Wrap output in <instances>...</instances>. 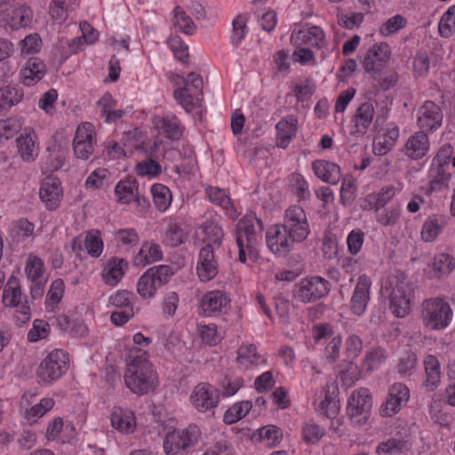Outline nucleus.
<instances>
[{
	"label": "nucleus",
	"mask_w": 455,
	"mask_h": 455,
	"mask_svg": "<svg viewBox=\"0 0 455 455\" xmlns=\"http://www.w3.org/2000/svg\"><path fill=\"white\" fill-rule=\"evenodd\" d=\"M133 296V293L126 290L118 291L116 293H115L109 298V303L119 309L133 307L131 303V298Z\"/></svg>",
	"instance_id": "obj_58"
},
{
	"label": "nucleus",
	"mask_w": 455,
	"mask_h": 455,
	"mask_svg": "<svg viewBox=\"0 0 455 455\" xmlns=\"http://www.w3.org/2000/svg\"><path fill=\"white\" fill-rule=\"evenodd\" d=\"M446 224V220L443 216L432 215L428 217L422 228L421 237L425 242L435 241L442 232Z\"/></svg>",
	"instance_id": "obj_26"
},
{
	"label": "nucleus",
	"mask_w": 455,
	"mask_h": 455,
	"mask_svg": "<svg viewBox=\"0 0 455 455\" xmlns=\"http://www.w3.org/2000/svg\"><path fill=\"white\" fill-rule=\"evenodd\" d=\"M173 275L170 266L158 265L148 268L139 279L137 291L144 299L155 296L156 290L168 283Z\"/></svg>",
	"instance_id": "obj_5"
},
{
	"label": "nucleus",
	"mask_w": 455,
	"mask_h": 455,
	"mask_svg": "<svg viewBox=\"0 0 455 455\" xmlns=\"http://www.w3.org/2000/svg\"><path fill=\"white\" fill-rule=\"evenodd\" d=\"M410 392L408 387L402 383H395L391 386L386 402L380 407L382 417H391L397 413L403 403L409 400Z\"/></svg>",
	"instance_id": "obj_13"
},
{
	"label": "nucleus",
	"mask_w": 455,
	"mask_h": 455,
	"mask_svg": "<svg viewBox=\"0 0 455 455\" xmlns=\"http://www.w3.org/2000/svg\"><path fill=\"white\" fill-rule=\"evenodd\" d=\"M374 116V108L371 102H364L361 104L355 115V126L357 132H364L372 122Z\"/></svg>",
	"instance_id": "obj_37"
},
{
	"label": "nucleus",
	"mask_w": 455,
	"mask_h": 455,
	"mask_svg": "<svg viewBox=\"0 0 455 455\" xmlns=\"http://www.w3.org/2000/svg\"><path fill=\"white\" fill-rule=\"evenodd\" d=\"M67 355L63 350H54L40 363L37 376L40 382L51 384L57 380L68 369Z\"/></svg>",
	"instance_id": "obj_10"
},
{
	"label": "nucleus",
	"mask_w": 455,
	"mask_h": 455,
	"mask_svg": "<svg viewBox=\"0 0 455 455\" xmlns=\"http://www.w3.org/2000/svg\"><path fill=\"white\" fill-rule=\"evenodd\" d=\"M390 309L396 317H404L411 310L412 298V289L410 283L405 280L403 274L395 275L389 277Z\"/></svg>",
	"instance_id": "obj_4"
},
{
	"label": "nucleus",
	"mask_w": 455,
	"mask_h": 455,
	"mask_svg": "<svg viewBox=\"0 0 455 455\" xmlns=\"http://www.w3.org/2000/svg\"><path fill=\"white\" fill-rule=\"evenodd\" d=\"M228 299L226 292L215 290L206 292L200 303V315L209 316L216 313H226L228 311Z\"/></svg>",
	"instance_id": "obj_15"
},
{
	"label": "nucleus",
	"mask_w": 455,
	"mask_h": 455,
	"mask_svg": "<svg viewBox=\"0 0 455 455\" xmlns=\"http://www.w3.org/2000/svg\"><path fill=\"white\" fill-rule=\"evenodd\" d=\"M151 194L156 208L161 212L165 211L172 201L169 188L162 184H155L151 187Z\"/></svg>",
	"instance_id": "obj_40"
},
{
	"label": "nucleus",
	"mask_w": 455,
	"mask_h": 455,
	"mask_svg": "<svg viewBox=\"0 0 455 455\" xmlns=\"http://www.w3.org/2000/svg\"><path fill=\"white\" fill-rule=\"evenodd\" d=\"M371 281L366 275H361L355 285L352 299L351 310L356 315H361L370 299Z\"/></svg>",
	"instance_id": "obj_19"
},
{
	"label": "nucleus",
	"mask_w": 455,
	"mask_h": 455,
	"mask_svg": "<svg viewBox=\"0 0 455 455\" xmlns=\"http://www.w3.org/2000/svg\"><path fill=\"white\" fill-rule=\"evenodd\" d=\"M417 364V355L414 352L406 351L399 359L397 371L400 375L410 376Z\"/></svg>",
	"instance_id": "obj_49"
},
{
	"label": "nucleus",
	"mask_w": 455,
	"mask_h": 455,
	"mask_svg": "<svg viewBox=\"0 0 455 455\" xmlns=\"http://www.w3.org/2000/svg\"><path fill=\"white\" fill-rule=\"evenodd\" d=\"M41 44L40 36L37 34H31L20 41V51L26 54L36 53L40 50Z\"/></svg>",
	"instance_id": "obj_56"
},
{
	"label": "nucleus",
	"mask_w": 455,
	"mask_h": 455,
	"mask_svg": "<svg viewBox=\"0 0 455 455\" xmlns=\"http://www.w3.org/2000/svg\"><path fill=\"white\" fill-rule=\"evenodd\" d=\"M409 450L408 443L403 439L391 438L380 443L377 447L378 455H397Z\"/></svg>",
	"instance_id": "obj_39"
},
{
	"label": "nucleus",
	"mask_w": 455,
	"mask_h": 455,
	"mask_svg": "<svg viewBox=\"0 0 455 455\" xmlns=\"http://www.w3.org/2000/svg\"><path fill=\"white\" fill-rule=\"evenodd\" d=\"M453 154L454 148L451 144L447 143L443 145L436 153L435 157L433 159V165H449L451 157Z\"/></svg>",
	"instance_id": "obj_64"
},
{
	"label": "nucleus",
	"mask_w": 455,
	"mask_h": 455,
	"mask_svg": "<svg viewBox=\"0 0 455 455\" xmlns=\"http://www.w3.org/2000/svg\"><path fill=\"white\" fill-rule=\"evenodd\" d=\"M24 93L19 85L8 84L0 90L1 108H11L21 101Z\"/></svg>",
	"instance_id": "obj_35"
},
{
	"label": "nucleus",
	"mask_w": 455,
	"mask_h": 455,
	"mask_svg": "<svg viewBox=\"0 0 455 455\" xmlns=\"http://www.w3.org/2000/svg\"><path fill=\"white\" fill-rule=\"evenodd\" d=\"M207 194L212 203L216 204L224 209H229L233 206L230 197L224 190L219 188H209L207 189Z\"/></svg>",
	"instance_id": "obj_53"
},
{
	"label": "nucleus",
	"mask_w": 455,
	"mask_h": 455,
	"mask_svg": "<svg viewBox=\"0 0 455 455\" xmlns=\"http://www.w3.org/2000/svg\"><path fill=\"white\" fill-rule=\"evenodd\" d=\"M310 233L304 210L298 205L286 210L284 221L269 228L266 242L269 250L279 256H286L295 243H301Z\"/></svg>",
	"instance_id": "obj_1"
},
{
	"label": "nucleus",
	"mask_w": 455,
	"mask_h": 455,
	"mask_svg": "<svg viewBox=\"0 0 455 455\" xmlns=\"http://www.w3.org/2000/svg\"><path fill=\"white\" fill-rule=\"evenodd\" d=\"M407 20L403 15L396 14L387 20L379 28L380 35L388 36L405 28Z\"/></svg>",
	"instance_id": "obj_44"
},
{
	"label": "nucleus",
	"mask_w": 455,
	"mask_h": 455,
	"mask_svg": "<svg viewBox=\"0 0 455 455\" xmlns=\"http://www.w3.org/2000/svg\"><path fill=\"white\" fill-rule=\"evenodd\" d=\"M20 129L21 124L17 119L0 120V142L13 138Z\"/></svg>",
	"instance_id": "obj_47"
},
{
	"label": "nucleus",
	"mask_w": 455,
	"mask_h": 455,
	"mask_svg": "<svg viewBox=\"0 0 455 455\" xmlns=\"http://www.w3.org/2000/svg\"><path fill=\"white\" fill-rule=\"evenodd\" d=\"M124 265L127 266V262L124 259H112L108 261L107 272L103 275L107 284L115 285L121 280L124 274Z\"/></svg>",
	"instance_id": "obj_38"
},
{
	"label": "nucleus",
	"mask_w": 455,
	"mask_h": 455,
	"mask_svg": "<svg viewBox=\"0 0 455 455\" xmlns=\"http://www.w3.org/2000/svg\"><path fill=\"white\" fill-rule=\"evenodd\" d=\"M198 430L196 427L188 429H176L169 432L164 442V449L167 455H182L197 443Z\"/></svg>",
	"instance_id": "obj_8"
},
{
	"label": "nucleus",
	"mask_w": 455,
	"mask_h": 455,
	"mask_svg": "<svg viewBox=\"0 0 455 455\" xmlns=\"http://www.w3.org/2000/svg\"><path fill=\"white\" fill-rule=\"evenodd\" d=\"M16 144L23 160L30 162L35 159V143L30 136H20Z\"/></svg>",
	"instance_id": "obj_50"
},
{
	"label": "nucleus",
	"mask_w": 455,
	"mask_h": 455,
	"mask_svg": "<svg viewBox=\"0 0 455 455\" xmlns=\"http://www.w3.org/2000/svg\"><path fill=\"white\" fill-rule=\"evenodd\" d=\"M252 404L250 401H243L234 404L224 414V422L233 424L246 416L251 411Z\"/></svg>",
	"instance_id": "obj_41"
},
{
	"label": "nucleus",
	"mask_w": 455,
	"mask_h": 455,
	"mask_svg": "<svg viewBox=\"0 0 455 455\" xmlns=\"http://www.w3.org/2000/svg\"><path fill=\"white\" fill-rule=\"evenodd\" d=\"M32 16L28 6L20 5L12 11L10 25L13 29L27 27L31 22Z\"/></svg>",
	"instance_id": "obj_42"
},
{
	"label": "nucleus",
	"mask_w": 455,
	"mask_h": 455,
	"mask_svg": "<svg viewBox=\"0 0 455 455\" xmlns=\"http://www.w3.org/2000/svg\"><path fill=\"white\" fill-rule=\"evenodd\" d=\"M315 174L326 183L335 185L339 181L340 168L336 164L325 160H316L312 164Z\"/></svg>",
	"instance_id": "obj_22"
},
{
	"label": "nucleus",
	"mask_w": 455,
	"mask_h": 455,
	"mask_svg": "<svg viewBox=\"0 0 455 455\" xmlns=\"http://www.w3.org/2000/svg\"><path fill=\"white\" fill-rule=\"evenodd\" d=\"M386 358L385 351L377 348L366 355L363 369L368 372L373 371Z\"/></svg>",
	"instance_id": "obj_57"
},
{
	"label": "nucleus",
	"mask_w": 455,
	"mask_h": 455,
	"mask_svg": "<svg viewBox=\"0 0 455 455\" xmlns=\"http://www.w3.org/2000/svg\"><path fill=\"white\" fill-rule=\"evenodd\" d=\"M115 192L118 197V202L129 204L133 199L140 204V196H139V186L135 179L121 180L117 183Z\"/></svg>",
	"instance_id": "obj_25"
},
{
	"label": "nucleus",
	"mask_w": 455,
	"mask_h": 455,
	"mask_svg": "<svg viewBox=\"0 0 455 455\" xmlns=\"http://www.w3.org/2000/svg\"><path fill=\"white\" fill-rule=\"evenodd\" d=\"M34 225L28 220H19L12 223V227L8 231V236L6 237L7 243L13 244L19 243L33 235Z\"/></svg>",
	"instance_id": "obj_28"
},
{
	"label": "nucleus",
	"mask_w": 455,
	"mask_h": 455,
	"mask_svg": "<svg viewBox=\"0 0 455 455\" xmlns=\"http://www.w3.org/2000/svg\"><path fill=\"white\" fill-rule=\"evenodd\" d=\"M356 191L355 180L351 175H347L340 188V199L344 205H350L355 200Z\"/></svg>",
	"instance_id": "obj_48"
},
{
	"label": "nucleus",
	"mask_w": 455,
	"mask_h": 455,
	"mask_svg": "<svg viewBox=\"0 0 455 455\" xmlns=\"http://www.w3.org/2000/svg\"><path fill=\"white\" fill-rule=\"evenodd\" d=\"M20 286L19 279L13 275H12L4 290L3 293V303L6 307H14L19 305L20 302Z\"/></svg>",
	"instance_id": "obj_34"
},
{
	"label": "nucleus",
	"mask_w": 455,
	"mask_h": 455,
	"mask_svg": "<svg viewBox=\"0 0 455 455\" xmlns=\"http://www.w3.org/2000/svg\"><path fill=\"white\" fill-rule=\"evenodd\" d=\"M76 1L52 0L49 13L56 21L62 22L67 19L68 10L73 8Z\"/></svg>",
	"instance_id": "obj_43"
},
{
	"label": "nucleus",
	"mask_w": 455,
	"mask_h": 455,
	"mask_svg": "<svg viewBox=\"0 0 455 455\" xmlns=\"http://www.w3.org/2000/svg\"><path fill=\"white\" fill-rule=\"evenodd\" d=\"M136 170L138 175L140 176H157L161 172V166L156 161L148 159L139 163L136 166Z\"/></svg>",
	"instance_id": "obj_62"
},
{
	"label": "nucleus",
	"mask_w": 455,
	"mask_h": 455,
	"mask_svg": "<svg viewBox=\"0 0 455 455\" xmlns=\"http://www.w3.org/2000/svg\"><path fill=\"white\" fill-rule=\"evenodd\" d=\"M451 314L450 305L442 299H430L423 303L422 318L425 324L432 330L445 328Z\"/></svg>",
	"instance_id": "obj_7"
},
{
	"label": "nucleus",
	"mask_w": 455,
	"mask_h": 455,
	"mask_svg": "<svg viewBox=\"0 0 455 455\" xmlns=\"http://www.w3.org/2000/svg\"><path fill=\"white\" fill-rule=\"evenodd\" d=\"M168 44L175 57L182 62H185L188 58V48L182 42L180 36H173L168 40Z\"/></svg>",
	"instance_id": "obj_55"
},
{
	"label": "nucleus",
	"mask_w": 455,
	"mask_h": 455,
	"mask_svg": "<svg viewBox=\"0 0 455 455\" xmlns=\"http://www.w3.org/2000/svg\"><path fill=\"white\" fill-rule=\"evenodd\" d=\"M185 234L177 224H171L165 234V242L172 247H177L184 243Z\"/></svg>",
	"instance_id": "obj_54"
},
{
	"label": "nucleus",
	"mask_w": 455,
	"mask_h": 455,
	"mask_svg": "<svg viewBox=\"0 0 455 455\" xmlns=\"http://www.w3.org/2000/svg\"><path fill=\"white\" fill-rule=\"evenodd\" d=\"M363 237L364 234L360 229L357 230H352L350 234L347 236V246L348 251L351 254L355 255L357 254L363 243Z\"/></svg>",
	"instance_id": "obj_63"
},
{
	"label": "nucleus",
	"mask_w": 455,
	"mask_h": 455,
	"mask_svg": "<svg viewBox=\"0 0 455 455\" xmlns=\"http://www.w3.org/2000/svg\"><path fill=\"white\" fill-rule=\"evenodd\" d=\"M125 386L134 394L142 395L154 390L157 384L156 372L141 349L131 351L130 363L124 373Z\"/></svg>",
	"instance_id": "obj_2"
},
{
	"label": "nucleus",
	"mask_w": 455,
	"mask_h": 455,
	"mask_svg": "<svg viewBox=\"0 0 455 455\" xmlns=\"http://www.w3.org/2000/svg\"><path fill=\"white\" fill-rule=\"evenodd\" d=\"M455 29V5L451 6L443 15L439 23V33L441 36L448 38Z\"/></svg>",
	"instance_id": "obj_46"
},
{
	"label": "nucleus",
	"mask_w": 455,
	"mask_h": 455,
	"mask_svg": "<svg viewBox=\"0 0 455 455\" xmlns=\"http://www.w3.org/2000/svg\"><path fill=\"white\" fill-rule=\"evenodd\" d=\"M111 424L121 433L130 434L135 429V417L131 411L114 407L111 413Z\"/></svg>",
	"instance_id": "obj_24"
},
{
	"label": "nucleus",
	"mask_w": 455,
	"mask_h": 455,
	"mask_svg": "<svg viewBox=\"0 0 455 455\" xmlns=\"http://www.w3.org/2000/svg\"><path fill=\"white\" fill-rule=\"evenodd\" d=\"M259 439L265 443L266 446L273 447L282 437V430L273 425L263 427L258 430Z\"/></svg>",
	"instance_id": "obj_45"
},
{
	"label": "nucleus",
	"mask_w": 455,
	"mask_h": 455,
	"mask_svg": "<svg viewBox=\"0 0 455 455\" xmlns=\"http://www.w3.org/2000/svg\"><path fill=\"white\" fill-rule=\"evenodd\" d=\"M190 400L198 411H206L217 406L219 392L214 387L201 383L195 387Z\"/></svg>",
	"instance_id": "obj_14"
},
{
	"label": "nucleus",
	"mask_w": 455,
	"mask_h": 455,
	"mask_svg": "<svg viewBox=\"0 0 455 455\" xmlns=\"http://www.w3.org/2000/svg\"><path fill=\"white\" fill-rule=\"evenodd\" d=\"M406 155L411 159L418 160L425 156L429 149L427 134L424 132H418L411 136L405 144Z\"/></svg>",
	"instance_id": "obj_21"
},
{
	"label": "nucleus",
	"mask_w": 455,
	"mask_h": 455,
	"mask_svg": "<svg viewBox=\"0 0 455 455\" xmlns=\"http://www.w3.org/2000/svg\"><path fill=\"white\" fill-rule=\"evenodd\" d=\"M455 267L453 258L446 253H442L433 259L432 268L434 276L443 278L451 273Z\"/></svg>",
	"instance_id": "obj_36"
},
{
	"label": "nucleus",
	"mask_w": 455,
	"mask_h": 455,
	"mask_svg": "<svg viewBox=\"0 0 455 455\" xmlns=\"http://www.w3.org/2000/svg\"><path fill=\"white\" fill-rule=\"evenodd\" d=\"M276 146L285 148L295 137L297 131V119L292 116L280 120L276 124Z\"/></svg>",
	"instance_id": "obj_23"
},
{
	"label": "nucleus",
	"mask_w": 455,
	"mask_h": 455,
	"mask_svg": "<svg viewBox=\"0 0 455 455\" xmlns=\"http://www.w3.org/2000/svg\"><path fill=\"white\" fill-rule=\"evenodd\" d=\"M49 324L43 321L36 319L33 323L32 329L28 333V339L30 342H36L41 339H44L48 334Z\"/></svg>",
	"instance_id": "obj_59"
},
{
	"label": "nucleus",
	"mask_w": 455,
	"mask_h": 455,
	"mask_svg": "<svg viewBox=\"0 0 455 455\" xmlns=\"http://www.w3.org/2000/svg\"><path fill=\"white\" fill-rule=\"evenodd\" d=\"M261 356L257 352L255 345H243L237 350L236 363L240 369L247 370L259 365Z\"/></svg>",
	"instance_id": "obj_27"
},
{
	"label": "nucleus",
	"mask_w": 455,
	"mask_h": 455,
	"mask_svg": "<svg viewBox=\"0 0 455 455\" xmlns=\"http://www.w3.org/2000/svg\"><path fill=\"white\" fill-rule=\"evenodd\" d=\"M443 121V113L440 108L433 101H426L419 109L418 125L425 131H433L439 128Z\"/></svg>",
	"instance_id": "obj_18"
},
{
	"label": "nucleus",
	"mask_w": 455,
	"mask_h": 455,
	"mask_svg": "<svg viewBox=\"0 0 455 455\" xmlns=\"http://www.w3.org/2000/svg\"><path fill=\"white\" fill-rule=\"evenodd\" d=\"M424 366L427 376L425 386L434 390L440 382V363L436 356L428 355L424 359Z\"/></svg>",
	"instance_id": "obj_30"
},
{
	"label": "nucleus",
	"mask_w": 455,
	"mask_h": 455,
	"mask_svg": "<svg viewBox=\"0 0 455 455\" xmlns=\"http://www.w3.org/2000/svg\"><path fill=\"white\" fill-rule=\"evenodd\" d=\"M84 246L91 256L97 258L102 252L103 242L99 236L88 233L84 240Z\"/></svg>",
	"instance_id": "obj_60"
},
{
	"label": "nucleus",
	"mask_w": 455,
	"mask_h": 455,
	"mask_svg": "<svg viewBox=\"0 0 455 455\" xmlns=\"http://www.w3.org/2000/svg\"><path fill=\"white\" fill-rule=\"evenodd\" d=\"M372 408L370 391L361 388L354 391L348 399L347 415L354 425L361 426L368 420Z\"/></svg>",
	"instance_id": "obj_9"
},
{
	"label": "nucleus",
	"mask_w": 455,
	"mask_h": 455,
	"mask_svg": "<svg viewBox=\"0 0 455 455\" xmlns=\"http://www.w3.org/2000/svg\"><path fill=\"white\" fill-rule=\"evenodd\" d=\"M331 291V283L321 276L304 278L294 285L292 294L298 301L313 303L325 297Z\"/></svg>",
	"instance_id": "obj_6"
},
{
	"label": "nucleus",
	"mask_w": 455,
	"mask_h": 455,
	"mask_svg": "<svg viewBox=\"0 0 455 455\" xmlns=\"http://www.w3.org/2000/svg\"><path fill=\"white\" fill-rule=\"evenodd\" d=\"M46 72V66L38 58H29L20 72V81L31 86L40 81Z\"/></svg>",
	"instance_id": "obj_20"
},
{
	"label": "nucleus",
	"mask_w": 455,
	"mask_h": 455,
	"mask_svg": "<svg viewBox=\"0 0 455 455\" xmlns=\"http://www.w3.org/2000/svg\"><path fill=\"white\" fill-rule=\"evenodd\" d=\"M95 132L90 123L80 124L76 132L73 148L76 156L80 159H87L93 152Z\"/></svg>",
	"instance_id": "obj_12"
},
{
	"label": "nucleus",
	"mask_w": 455,
	"mask_h": 455,
	"mask_svg": "<svg viewBox=\"0 0 455 455\" xmlns=\"http://www.w3.org/2000/svg\"><path fill=\"white\" fill-rule=\"evenodd\" d=\"M202 228L204 233L203 242L205 245L210 244L214 249L220 248L224 237L222 228L213 221H207Z\"/></svg>",
	"instance_id": "obj_33"
},
{
	"label": "nucleus",
	"mask_w": 455,
	"mask_h": 455,
	"mask_svg": "<svg viewBox=\"0 0 455 455\" xmlns=\"http://www.w3.org/2000/svg\"><path fill=\"white\" fill-rule=\"evenodd\" d=\"M214 248L210 244L201 248L197 262V275L201 281L207 282L218 274V262L214 256Z\"/></svg>",
	"instance_id": "obj_16"
},
{
	"label": "nucleus",
	"mask_w": 455,
	"mask_h": 455,
	"mask_svg": "<svg viewBox=\"0 0 455 455\" xmlns=\"http://www.w3.org/2000/svg\"><path fill=\"white\" fill-rule=\"evenodd\" d=\"M39 196L49 210L56 209L62 196L60 180L54 176L44 178L41 183Z\"/></svg>",
	"instance_id": "obj_17"
},
{
	"label": "nucleus",
	"mask_w": 455,
	"mask_h": 455,
	"mask_svg": "<svg viewBox=\"0 0 455 455\" xmlns=\"http://www.w3.org/2000/svg\"><path fill=\"white\" fill-rule=\"evenodd\" d=\"M324 33L317 26L309 28L301 39L305 44L320 48L323 43Z\"/></svg>",
	"instance_id": "obj_52"
},
{
	"label": "nucleus",
	"mask_w": 455,
	"mask_h": 455,
	"mask_svg": "<svg viewBox=\"0 0 455 455\" xmlns=\"http://www.w3.org/2000/svg\"><path fill=\"white\" fill-rule=\"evenodd\" d=\"M161 130L165 137L175 140H179L182 135V130L180 127L179 121L175 116L170 119L168 116L162 120Z\"/></svg>",
	"instance_id": "obj_51"
},
{
	"label": "nucleus",
	"mask_w": 455,
	"mask_h": 455,
	"mask_svg": "<svg viewBox=\"0 0 455 455\" xmlns=\"http://www.w3.org/2000/svg\"><path fill=\"white\" fill-rule=\"evenodd\" d=\"M162 259V251L158 244L145 243L142 245L134 262L137 266H146Z\"/></svg>",
	"instance_id": "obj_31"
},
{
	"label": "nucleus",
	"mask_w": 455,
	"mask_h": 455,
	"mask_svg": "<svg viewBox=\"0 0 455 455\" xmlns=\"http://www.w3.org/2000/svg\"><path fill=\"white\" fill-rule=\"evenodd\" d=\"M390 57L389 47L387 43L376 44L365 54L363 61L364 70L374 77L379 76L381 70L387 66Z\"/></svg>",
	"instance_id": "obj_11"
},
{
	"label": "nucleus",
	"mask_w": 455,
	"mask_h": 455,
	"mask_svg": "<svg viewBox=\"0 0 455 455\" xmlns=\"http://www.w3.org/2000/svg\"><path fill=\"white\" fill-rule=\"evenodd\" d=\"M172 13L173 26L184 34L188 36H192L196 29V25L182 9V7H180V5L175 6Z\"/></svg>",
	"instance_id": "obj_32"
},
{
	"label": "nucleus",
	"mask_w": 455,
	"mask_h": 455,
	"mask_svg": "<svg viewBox=\"0 0 455 455\" xmlns=\"http://www.w3.org/2000/svg\"><path fill=\"white\" fill-rule=\"evenodd\" d=\"M264 227L261 220L253 215H246L235 227L236 244L239 249V260L246 262V255L256 258L257 246L262 238Z\"/></svg>",
	"instance_id": "obj_3"
},
{
	"label": "nucleus",
	"mask_w": 455,
	"mask_h": 455,
	"mask_svg": "<svg viewBox=\"0 0 455 455\" xmlns=\"http://www.w3.org/2000/svg\"><path fill=\"white\" fill-rule=\"evenodd\" d=\"M173 95L187 112H191L203 100V97L191 92L188 83L182 88L176 89Z\"/></svg>",
	"instance_id": "obj_29"
},
{
	"label": "nucleus",
	"mask_w": 455,
	"mask_h": 455,
	"mask_svg": "<svg viewBox=\"0 0 455 455\" xmlns=\"http://www.w3.org/2000/svg\"><path fill=\"white\" fill-rule=\"evenodd\" d=\"M43 267L44 263L41 259L37 257L30 258L25 268L28 278L31 281L40 278L43 274Z\"/></svg>",
	"instance_id": "obj_61"
}]
</instances>
